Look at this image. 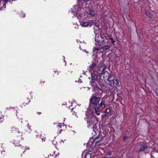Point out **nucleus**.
Instances as JSON below:
<instances>
[{"instance_id": "obj_2", "label": "nucleus", "mask_w": 158, "mask_h": 158, "mask_svg": "<svg viewBox=\"0 0 158 158\" xmlns=\"http://www.w3.org/2000/svg\"><path fill=\"white\" fill-rule=\"evenodd\" d=\"M150 143L148 144L145 142H141L139 143L137 145V151L139 152L141 151H144L148 148H153V147L149 145Z\"/></svg>"}, {"instance_id": "obj_18", "label": "nucleus", "mask_w": 158, "mask_h": 158, "mask_svg": "<svg viewBox=\"0 0 158 158\" xmlns=\"http://www.w3.org/2000/svg\"><path fill=\"white\" fill-rule=\"evenodd\" d=\"M97 40V39H96V38L95 40ZM97 41H98V43L102 42V44H103L104 43V40H103V39H102V40H97Z\"/></svg>"}, {"instance_id": "obj_16", "label": "nucleus", "mask_w": 158, "mask_h": 158, "mask_svg": "<svg viewBox=\"0 0 158 158\" xmlns=\"http://www.w3.org/2000/svg\"><path fill=\"white\" fill-rule=\"evenodd\" d=\"M110 47V45H108L103 47L102 48L104 50H107Z\"/></svg>"}, {"instance_id": "obj_36", "label": "nucleus", "mask_w": 158, "mask_h": 158, "mask_svg": "<svg viewBox=\"0 0 158 158\" xmlns=\"http://www.w3.org/2000/svg\"><path fill=\"white\" fill-rule=\"evenodd\" d=\"M149 17L150 18H151V16L150 15H149Z\"/></svg>"}, {"instance_id": "obj_34", "label": "nucleus", "mask_w": 158, "mask_h": 158, "mask_svg": "<svg viewBox=\"0 0 158 158\" xmlns=\"http://www.w3.org/2000/svg\"><path fill=\"white\" fill-rule=\"evenodd\" d=\"M105 115H105V114H103L102 115V116H105Z\"/></svg>"}, {"instance_id": "obj_5", "label": "nucleus", "mask_w": 158, "mask_h": 158, "mask_svg": "<svg viewBox=\"0 0 158 158\" xmlns=\"http://www.w3.org/2000/svg\"><path fill=\"white\" fill-rule=\"evenodd\" d=\"M91 79L92 80H96L98 78V75L94 73H91Z\"/></svg>"}, {"instance_id": "obj_3", "label": "nucleus", "mask_w": 158, "mask_h": 158, "mask_svg": "<svg viewBox=\"0 0 158 158\" xmlns=\"http://www.w3.org/2000/svg\"><path fill=\"white\" fill-rule=\"evenodd\" d=\"M100 100V98L99 97L94 96L91 98L90 99V103L93 105H97L98 104Z\"/></svg>"}, {"instance_id": "obj_15", "label": "nucleus", "mask_w": 158, "mask_h": 158, "mask_svg": "<svg viewBox=\"0 0 158 158\" xmlns=\"http://www.w3.org/2000/svg\"><path fill=\"white\" fill-rule=\"evenodd\" d=\"M99 48H98L97 47H95L94 48L93 52H97L98 51V52L99 51Z\"/></svg>"}, {"instance_id": "obj_27", "label": "nucleus", "mask_w": 158, "mask_h": 158, "mask_svg": "<svg viewBox=\"0 0 158 158\" xmlns=\"http://www.w3.org/2000/svg\"><path fill=\"white\" fill-rule=\"evenodd\" d=\"M73 114L74 115H75L77 116V113L75 112V111H73Z\"/></svg>"}, {"instance_id": "obj_10", "label": "nucleus", "mask_w": 158, "mask_h": 158, "mask_svg": "<svg viewBox=\"0 0 158 158\" xmlns=\"http://www.w3.org/2000/svg\"><path fill=\"white\" fill-rule=\"evenodd\" d=\"M109 74L108 72L107 71L105 72L103 74V78L104 79H106L107 77L109 76Z\"/></svg>"}, {"instance_id": "obj_21", "label": "nucleus", "mask_w": 158, "mask_h": 158, "mask_svg": "<svg viewBox=\"0 0 158 158\" xmlns=\"http://www.w3.org/2000/svg\"><path fill=\"white\" fill-rule=\"evenodd\" d=\"M20 15L21 17H24L25 16V15L24 13L23 12L20 14Z\"/></svg>"}, {"instance_id": "obj_33", "label": "nucleus", "mask_w": 158, "mask_h": 158, "mask_svg": "<svg viewBox=\"0 0 158 158\" xmlns=\"http://www.w3.org/2000/svg\"><path fill=\"white\" fill-rule=\"evenodd\" d=\"M98 37H99V38H101V36H98Z\"/></svg>"}, {"instance_id": "obj_30", "label": "nucleus", "mask_w": 158, "mask_h": 158, "mask_svg": "<svg viewBox=\"0 0 158 158\" xmlns=\"http://www.w3.org/2000/svg\"><path fill=\"white\" fill-rule=\"evenodd\" d=\"M15 129V131H16L17 130V131H18V129Z\"/></svg>"}, {"instance_id": "obj_26", "label": "nucleus", "mask_w": 158, "mask_h": 158, "mask_svg": "<svg viewBox=\"0 0 158 158\" xmlns=\"http://www.w3.org/2000/svg\"><path fill=\"white\" fill-rule=\"evenodd\" d=\"M83 51L85 52L86 53H88L89 52L88 51H87L86 50H82Z\"/></svg>"}, {"instance_id": "obj_23", "label": "nucleus", "mask_w": 158, "mask_h": 158, "mask_svg": "<svg viewBox=\"0 0 158 158\" xmlns=\"http://www.w3.org/2000/svg\"><path fill=\"white\" fill-rule=\"evenodd\" d=\"M110 111V109L109 108H108L106 110V112L107 113H109Z\"/></svg>"}, {"instance_id": "obj_8", "label": "nucleus", "mask_w": 158, "mask_h": 158, "mask_svg": "<svg viewBox=\"0 0 158 158\" xmlns=\"http://www.w3.org/2000/svg\"><path fill=\"white\" fill-rule=\"evenodd\" d=\"M88 10H89L88 13L89 14L92 16H94V11L92 9H90L89 8H88Z\"/></svg>"}, {"instance_id": "obj_9", "label": "nucleus", "mask_w": 158, "mask_h": 158, "mask_svg": "<svg viewBox=\"0 0 158 158\" xmlns=\"http://www.w3.org/2000/svg\"><path fill=\"white\" fill-rule=\"evenodd\" d=\"M88 22V27H91L93 25V24L94 23V20H91L90 21H89Z\"/></svg>"}, {"instance_id": "obj_24", "label": "nucleus", "mask_w": 158, "mask_h": 158, "mask_svg": "<svg viewBox=\"0 0 158 158\" xmlns=\"http://www.w3.org/2000/svg\"><path fill=\"white\" fill-rule=\"evenodd\" d=\"M109 39L111 40L110 42L114 44V42L115 41H114L113 39L111 38H110Z\"/></svg>"}, {"instance_id": "obj_13", "label": "nucleus", "mask_w": 158, "mask_h": 158, "mask_svg": "<svg viewBox=\"0 0 158 158\" xmlns=\"http://www.w3.org/2000/svg\"><path fill=\"white\" fill-rule=\"evenodd\" d=\"M91 154L89 153H87L85 156V158H91Z\"/></svg>"}, {"instance_id": "obj_7", "label": "nucleus", "mask_w": 158, "mask_h": 158, "mask_svg": "<svg viewBox=\"0 0 158 158\" xmlns=\"http://www.w3.org/2000/svg\"><path fill=\"white\" fill-rule=\"evenodd\" d=\"M94 109L95 110V112L96 114L97 115H99L100 114V113L99 109L96 107H94Z\"/></svg>"}, {"instance_id": "obj_1", "label": "nucleus", "mask_w": 158, "mask_h": 158, "mask_svg": "<svg viewBox=\"0 0 158 158\" xmlns=\"http://www.w3.org/2000/svg\"><path fill=\"white\" fill-rule=\"evenodd\" d=\"M85 119L87 122L88 128H93L97 124V118L93 116L89 115L86 116Z\"/></svg>"}, {"instance_id": "obj_6", "label": "nucleus", "mask_w": 158, "mask_h": 158, "mask_svg": "<svg viewBox=\"0 0 158 158\" xmlns=\"http://www.w3.org/2000/svg\"><path fill=\"white\" fill-rule=\"evenodd\" d=\"M113 84L115 87H116L118 85V82L117 79H114L113 80Z\"/></svg>"}, {"instance_id": "obj_35", "label": "nucleus", "mask_w": 158, "mask_h": 158, "mask_svg": "<svg viewBox=\"0 0 158 158\" xmlns=\"http://www.w3.org/2000/svg\"><path fill=\"white\" fill-rule=\"evenodd\" d=\"M104 158H110V157H104Z\"/></svg>"}, {"instance_id": "obj_4", "label": "nucleus", "mask_w": 158, "mask_h": 158, "mask_svg": "<svg viewBox=\"0 0 158 158\" xmlns=\"http://www.w3.org/2000/svg\"><path fill=\"white\" fill-rule=\"evenodd\" d=\"M106 68L105 66H99L97 67V68L94 70L98 74H102L103 73V70Z\"/></svg>"}, {"instance_id": "obj_31", "label": "nucleus", "mask_w": 158, "mask_h": 158, "mask_svg": "<svg viewBox=\"0 0 158 158\" xmlns=\"http://www.w3.org/2000/svg\"><path fill=\"white\" fill-rule=\"evenodd\" d=\"M28 149H29V148H28L27 149H25V150H28Z\"/></svg>"}, {"instance_id": "obj_37", "label": "nucleus", "mask_w": 158, "mask_h": 158, "mask_svg": "<svg viewBox=\"0 0 158 158\" xmlns=\"http://www.w3.org/2000/svg\"><path fill=\"white\" fill-rule=\"evenodd\" d=\"M39 114H41V112H38Z\"/></svg>"}, {"instance_id": "obj_28", "label": "nucleus", "mask_w": 158, "mask_h": 158, "mask_svg": "<svg viewBox=\"0 0 158 158\" xmlns=\"http://www.w3.org/2000/svg\"><path fill=\"white\" fill-rule=\"evenodd\" d=\"M108 155L109 156H111L112 155L111 152H110L108 153Z\"/></svg>"}, {"instance_id": "obj_11", "label": "nucleus", "mask_w": 158, "mask_h": 158, "mask_svg": "<svg viewBox=\"0 0 158 158\" xmlns=\"http://www.w3.org/2000/svg\"><path fill=\"white\" fill-rule=\"evenodd\" d=\"M99 107L103 108L105 107V105L103 101H101L99 104H98Z\"/></svg>"}, {"instance_id": "obj_22", "label": "nucleus", "mask_w": 158, "mask_h": 158, "mask_svg": "<svg viewBox=\"0 0 158 158\" xmlns=\"http://www.w3.org/2000/svg\"><path fill=\"white\" fill-rule=\"evenodd\" d=\"M155 92L157 96L158 97V88H156Z\"/></svg>"}, {"instance_id": "obj_14", "label": "nucleus", "mask_w": 158, "mask_h": 158, "mask_svg": "<svg viewBox=\"0 0 158 158\" xmlns=\"http://www.w3.org/2000/svg\"><path fill=\"white\" fill-rule=\"evenodd\" d=\"M96 65V63H93L89 67L91 69H93Z\"/></svg>"}, {"instance_id": "obj_32", "label": "nucleus", "mask_w": 158, "mask_h": 158, "mask_svg": "<svg viewBox=\"0 0 158 158\" xmlns=\"http://www.w3.org/2000/svg\"><path fill=\"white\" fill-rule=\"evenodd\" d=\"M156 153L157 155H158V152H156Z\"/></svg>"}, {"instance_id": "obj_29", "label": "nucleus", "mask_w": 158, "mask_h": 158, "mask_svg": "<svg viewBox=\"0 0 158 158\" xmlns=\"http://www.w3.org/2000/svg\"><path fill=\"white\" fill-rule=\"evenodd\" d=\"M82 0L85 2H86L87 1H89V0Z\"/></svg>"}, {"instance_id": "obj_19", "label": "nucleus", "mask_w": 158, "mask_h": 158, "mask_svg": "<svg viewBox=\"0 0 158 158\" xmlns=\"http://www.w3.org/2000/svg\"><path fill=\"white\" fill-rule=\"evenodd\" d=\"M128 136L127 135H125L123 138V139L124 142L126 141L127 139H128Z\"/></svg>"}, {"instance_id": "obj_17", "label": "nucleus", "mask_w": 158, "mask_h": 158, "mask_svg": "<svg viewBox=\"0 0 158 158\" xmlns=\"http://www.w3.org/2000/svg\"><path fill=\"white\" fill-rule=\"evenodd\" d=\"M82 25L84 27H88L87 22H84L82 24Z\"/></svg>"}, {"instance_id": "obj_12", "label": "nucleus", "mask_w": 158, "mask_h": 158, "mask_svg": "<svg viewBox=\"0 0 158 158\" xmlns=\"http://www.w3.org/2000/svg\"><path fill=\"white\" fill-rule=\"evenodd\" d=\"M91 85L92 86L94 87H95V86H97V85L96 83L94 81H92L90 82Z\"/></svg>"}, {"instance_id": "obj_25", "label": "nucleus", "mask_w": 158, "mask_h": 158, "mask_svg": "<svg viewBox=\"0 0 158 158\" xmlns=\"http://www.w3.org/2000/svg\"><path fill=\"white\" fill-rule=\"evenodd\" d=\"M18 132L19 134L18 135V136H20V135L21 136L22 135L21 132H19V131H18Z\"/></svg>"}, {"instance_id": "obj_20", "label": "nucleus", "mask_w": 158, "mask_h": 158, "mask_svg": "<svg viewBox=\"0 0 158 158\" xmlns=\"http://www.w3.org/2000/svg\"><path fill=\"white\" fill-rule=\"evenodd\" d=\"M6 3H4V4H3V7H1V9H0V10H2L3 8H6Z\"/></svg>"}]
</instances>
